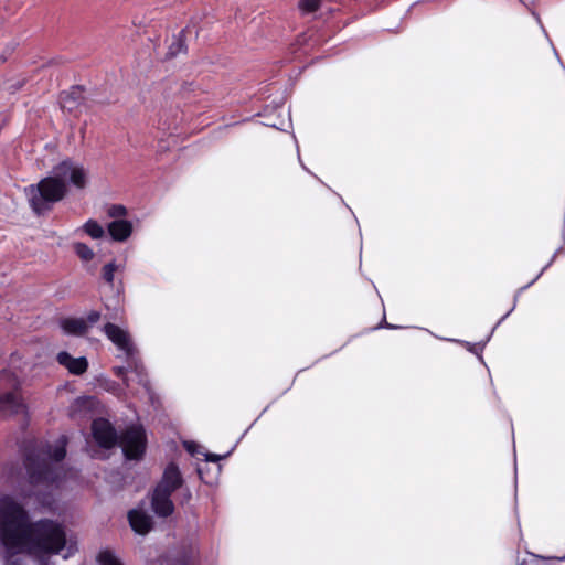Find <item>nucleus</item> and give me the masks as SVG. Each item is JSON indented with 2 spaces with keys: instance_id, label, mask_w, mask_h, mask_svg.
Instances as JSON below:
<instances>
[{
  "instance_id": "nucleus-38",
  "label": "nucleus",
  "mask_w": 565,
  "mask_h": 565,
  "mask_svg": "<svg viewBox=\"0 0 565 565\" xmlns=\"http://www.w3.org/2000/svg\"><path fill=\"white\" fill-rule=\"evenodd\" d=\"M562 252H563V247H559V248H557L554 253H556L557 255H559Z\"/></svg>"
},
{
  "instance_id": "nucleus-23",
  "label": "nucleus",
  "mask_w": 565,
  "mask_h": 565,
  "mask_svg": "<svg viewBox=\"0 0 565 565\" xmlns=\"http://www.w3.org/2000/svg\"><path fill=\"white\" fill-rule=\"evenodd\" d=\"M540 278V275H536L529 284H526L525 286L519 288L515 294H514V299H513V306L510 308V310L501 317V319L495 323L498 327L512 313V311L515 309L516 307V302L519 300V297L521 296V294L523 291H525L527 288H530L537 279Z\"/></svg>"
},
{
  "instance_id": "nucleus-2",
  "label": "nucleus",
  "mask_w": 565,
  "mask_h": 565,
  "mask_svg": "<svg viewBox=\"0 0 565 565\" xmlns=\"http://www.w3.org/2000/svg\"><path fill=\"white\" fill-rule=\"evenodd\" d=\"M86 179L85 168L66 159L53 167L49 177L43 178L36 184L28 185L24 192L32 211L36 215H41L50 211L54 203L64 199L68 184L83 189L86 185Z\"/></svg>"
},
{
  "instance_id": "nucleus-34",
  "label": "nucleus",
  "mask_w": 565,
  "mask_h": 565,
  "mask_svg": "<svg viewBox=\"0 0 565 565\" xmlns=\"http://www.w3.org/2000/svg\"><path fill=\"white\" fill-rule=\"evenodd\" d=\"M192 498V493L189 488L183 489V501L188 502Z\"/></svg>"
},
{
  "instance_id": "nucleus-33",
  "label": "nucleus",
  "mask_w": 565,
  "mask_h": 565,
  "mask_svg": "<svg viewBox=\"0 0 565 565\" xmlns=\"http://www.w3.org/2000/svg\"><path fill=\"white\" fill-rule=\"evenodd\" d=\"M532 14L534 15L535 20L537 21V23H539L540 28L542 29V31H543L544 35L546 36V39L550 41L548 34H547L544 25L542 24V21H541L539 14H536L535 12H532Z\"/></svg>"
},
{
  "instance_id": "nucleus-29",
  "label": "nucleus",
  "mask_w": 565,
  "mask_h": 565,
  "mask_svg": "<svg viewBox=\"0 0 565 565\" xmlns=\"http://www.w3.org/2000/svg\"><path fill=\"white\" fill-rule=\"evenodd\" d=\"M234 448H235V446L225 455H216V454L207 452V454H205V460L210 461V462H218L220 460L227 458L232 454Z\"/></svg>"
},
{
  "instance_id": "nucleus-5",
  "label": "nucleus",
  "mask_w": 565,
  "mask_h": 565,
  "mask_svg": "<svg viewBox=\"0 0 565 565\" xmlns=\"http://www.w3.org/2000/svg\"><path fill=\"white\" fill-rule=\"evenodd\" d=\"M126 459L139 460L143 457L147 445L146 431L142 426H129L118 438V444Z\"/></svg>"
},
{
  "instance_id": "nucleus-1",
  "label": "nucleus",
  "mask_w": 565,
  "mask_h": 565,
  "mask_svg": "<svg viewBox=\"0 0 565 565\" xmlns=\"http://www.w3.org/2000/svg\"><path fill=\"white\" fill-rule=\"evenodd\" d=\"M0 516L10 547L26 546V555L39 558L40 565H47L44 557L60 554L66 546L62 524L49 519L31 522L23 505L8 494L0 497Z\"/></svg>"
},
{
  "instance_id": "nucleus-31",
  "label": "nucleus",
  "mask_w": 565,
  "mask_h": 565,
  "mask_svg": "<svg viewBox=\"0 0 565 565\" xmlns=\"http://www.w3.org/2000/svg\"><path fill=\"white\" fill-rule=\"evenodd\" d=\"M184 448L191 454L195 455L198 452V445L194 441H185Z\"/></svg>"
},
{
  "instance_id": "nucleus-37",
  "label": "nucleus",
  "mask_w": 565,
  "mask_h": 565,
  "mask_svg": "<svg viewBox=\"0 0 565 565\" xmlns=\"http://www.w3.org/2000/svg\"><path fill=\"white\" fill-rule=\"evenodd\" d=\"M300 163H301L302 169H305L306 171H308L310 174L315 175L312 172H310V171L307 169V167H306L301 161H300Z\"/></svg>"
},
{
  "instance_id": "nucleus-20",
  "label": "nucleus",
  "mask_w": 565,
  "mask_h": 565,
  "mask_svg": "<svg viewBox=\"0 0 565 565\" xmlns=\"http://www.w3.org/2000/svg\"><path fill=\"white\" fill-rule=\"evenodd\" d=\"M84 232L89 235L94 239L102 238L105 234V231L100 224H98L95 220H88L83 225Z\"/></svg>"
},
{
  "instance_id": "nucleus-8",
  "label": "nucleus",
  "mask_w": 565,
  "mask_h": 565,
  "mask_svg": "<svg viewBox=\"0 0 565 565\" xmlns=\"http://www.w3.org/2000/svg\"><path fill=\"white\" fill-rule=\"evenodd\" d=\"M183 486L184 478L182 472L179 466L171 461L164 467L161 479L154 488L173 493L179 489H183Z\"/></svg>"
},
{
  "instance_id": "nucleus-36",
  "label": "nucleus",
  "mask_w": 565,
  "mask_h": 565,
  "mask_svg": "<svg viewBox=\"0 0 565 565\" xmlns=\"http://www.w3.org/2000/svg\"><path fill=\"white\" fill-rule=\"evenodd\" d=\"M553 263H554V262H552V258H551V259H548V263H547V264H546V265L541 269V271H540L537 275H540V277H541V276L544 274V271H545L550 266H552V264H553Z\"/></svg>"
},
{
  "instance_id": "nucleus-32",
  "label": "nucleus",
  "mask_w": 565,
  "mask_h": 565,
  "mask_svg": "<svg viewBox=\"0 0 565 565\" xmlns=\"http://www.w3.org/2000/svg\"><path fill=\"white\" fill-rule=\"evenodd\" d=\"M381 328H385V329H399L401 327L399 326H395V324H391L386 321L385 317L382 319V321L380 322V324L375 328V329H381Z\"/></svg>"
},
{
  "instance_id": "nucleus-16",
  "label": "nucleus",
  "mask_w": 565,
  "mask_h": 565,
  "mask_svg": "<svg viewBox=\"0 0 565 565\" xmlns=\"http://www.w3.org/2000/svg\"><path fill=\"white\" fill-rule=\"evenodd\" d=\"M128 369L130 373H134L137 382L142 385L147 391L149 390V379L146 372L145 365L138 358L137 352L131 355H126Z\"/></svg>"
},
{
  "instance_id": "nucleus-21",
  "label": "nucleus",
  "mask_w": 565,
  "mask_h": 565,
  "mask_svg": "<svg viewBox=\"0 0 565 565\" xmlns=\"http://www.w3.org/2000/svg\"><path fill=\"white\" fill-rule=\"evenodd\" d=\"M119 267L120 266L116 263V260H111L103 266L102 277L107 285L114 286L115 273L119 269Z\"/></svg>"
},
{
  "instance_id": "nucleus-26",
  "label": "nucleus",
  "mask_w": 565,
  "mask_h": 565,
  "mask_svg": "<svg viewBox=\"0 0 565 565\" xmlns=\"http://www.w3.org/2000/svg\"><path fill=\"white\" fill-rule=\"evenodd\" d=\"M107 214L109 217L119 218L127 214V209L121 204H113L108 207Z\"/></svg>"
},
{
  "instance_id": "nucleus-19",
  "label": "nucleus",
  "mask_w": 565,
  "mask_h": 565,
  "mask_svg": "<svg viewBox=\"0 0 565 565\" xmlns=\"http://www.w3.org/2000/svg\"><path fill=\"white\" fill-rule=\"evenodd\" d=\"M185 31L182 30L173 38L172 43L169 46L167 55L169 57H174L179 55L180 53L185 52V39H184Z\"/></svg>"
},
{
  "instance_id": "nucleus-14",
  "label": "nucleus",
  "mask_w": 565,
  "mask_h": 565,
  "mask_svg": "<svg viewBox=\"0 0 565 565\" xmlns=\"http://www.w3.org/2000/svg\"><path fill=\"white\" fill-rule=\"evenodd\" d=\"M131 529L140 535L147 534L153 525L152 518L141 509H134L128 513Z\"/></svg>"
},
{
  "instance_id": "nucleus-30",
  "label": "nucleus",
  "mask_w": 565,
  "mask_h": 565,
  "mask_svg": "<svg viewBox=\"0 0 565 565\" xmlns=\"http://www.w3.org/2000/svg\"><path fill=\"white\" fill-rule=\"evenodd\" d=\"M100 317H102V315L99 311L93 310V311L88 312V315L85 319V321L88 324V328L94 326L95 323H97L100 320Z\"/></svg>"
},
{
  "instance_id": "nucleus-4",
  "label": "nucleus",
  "mask_w": 565,
  "mask_h": 565,
  "mask_svg": "<svg viewBox=\"0 0 565 565\" xmlns=\"http://www.w3.org/2000/svg\"><path fill=\"white\" fill-rule=\"evenodd\" d=\"M1 386H8L11 391L0 394V416L7 417L23 412L25 406L17 392L19 387L18 377L12 372L3 370L0 373Z\"/></svg>"
},
{
  "instance_id": "nucleus-35",
  "label": "nucleus",
  "mask_w": 565,
  "mask_h": 565,
  "mask_svg": "<svg viewBox=\"0 0 565 565\" xmlns=\"http://www.w3.org/2000/svg\"><path fill=\"white\" fill-rule=\"evenodd\" d=\"M75 550L76 548L72 544H70L68 547H67V553L65 555H63V557L64 558H68L71 555L74 554Z\"/></svg>"
},
{
  "instance_id": "nucleus-10",
  "label": "nucleus",
  "mask_w": 565,
  "mask_h": 565,
  "mask_svg": "<svg viewBox=\"0 0 565 565\" xmlns=\"http://www.w3.org/2000/svg\"><path fill=\"white\" fill-rule=\"evenodd\" d=\"M199 558V550L189 545L182 547L175 554H169L162 557L161 565H196Z\"/></svg>"
},
{
  "instance_id": "nucleus-41",
  "label": "nucleus",
  "mask_w": 565,
  "mask_h": 565,
  "mask_svg": "<svg viewBox=\"0 0 565 565\" xmlns=\"http://www.w3.org/2000/svg\"><path fill=\"white\" fill-rule=\"evenodd\" d=\"M554 54L558 57V53L555 47H553Z\"/></svg>"
},
{
  "instance_id": "nucleus-28",
  "label": "nucleus",
  "mask_w": 565,
  "mask_h": 565,
  "mask_svg": "<svg viewBox=\"0 0 565 565\" xmlns=\"http://www.w3.org/2000/svg\"><path fill=\"white\" fill-rule=\"evenodd\" d=\"M129 372V369H128V365L127 366H115L114 367V374L121 379L125 384L128 386V377H127V373Z\"/></svg>"
},
{
  "instance_id": "nucleus-39",
  "label": "nucleus",
  "mask_w": 565,
  "mask_h": 565,
  "mask_svg": "<svg viewBox=\"0 0 565 565\" xmlns=\"http://www.w3.org/2000/svg\"><path fill=\"white\" fill-rule=\"evenodd\" d=\"M557 256H558V255H557L556 253H554V254L552 255V257H551V258H552V262H555V259H556V257H557Z\"/></svg>"
},
{
  "instance_id": "nucleus-12",
  "label": "nucleus",
  "mask_w": 565,
  "mask_h": 565,
  "mask_svg": "<svg viewBox=\"0 0 565 565\" xmlns=\"http://www.w3.org/2000/svg\"><path fill=\"white\" fill-rule=\"evenodd\" d=\"M3 523L0 516V544L3 546V558L6 565H25L24 558L21 554H26V546L10 547L9 543L4 539Z\"/></svg>"
},
{
  "instance_id": "nucleus-17",
  "label": "nucleus",
  "mask_w": 565,
  "mask_h": 565,
  "mask_svg": "<svg viewBox=\"0 0 565 565\" xmlns=\"http://www.w3.org/2000/svg\"><path fill=\"white\" fill-rule=\"evenodd\" d=\"M60 326L64 333L70 335H84L88 331V324L84 318H65Z\"/></svg>"
},
{
  "instance_id": "nucleus-24",
  "label": "nucleus",
  "mask_w": 565,
  "mask_h": 565,
  "mask_svg": "<svg viewBox=\"0 0 565 565\" xmlns=\"http://www.w3.org/2000/svg\"><path fill=\"white\" fill-rule=\"evenodd\" d=\"M75 254L84 262H89L94 258L93 249L85 243H75L74 244Z\"/></svg>"
},
{
  "instance_id": "nucleus-40",
  "label": "nucleus",
  "mask_w": 565,
  "mask_h": 565,
  "mask_svg": "<svg viewBox=\"0 0 565 565\" xmlns=\"http://www.w3.org/2000/svg\"><path fill=\"white\" fill-rule=\"evenodd\" d=\"M198 473H199L200 479H203V477H202V471H201V469H200V468H198Z\"/></svg>"
},
{
  "instance_id": "nucleus-11",
  "label": "nucleus",
  "mask_w": 565,
  "mask_h": 565,
  "mask_svg": "<svg viewBox=\"0 0 565 565\" xmlns=\"http://www.w3.org/2000/svg\"><path fill=\"white\" fill-rule=\"evenodd\" d=\"M84 90L81 86H73L70 90L63 92L60 96V104L64 111L76 113L84 104Z\"/></svg>"
},
{
  "instance_id": "nucleus-6",
  "label": "nucleus",
  "mask_w": 565,
  "mask_h": 565,
  "mask_svg": "<svg viewBox=\"0 0 565 565\" xmlns=\"http://www.w3.org/2000/svg\"><path fill=\"white\" fill-rule=\"evenodd\" d=\"M92 435L100 448L111 449L118 444L119 435L106 418L99 417L93 420Z\"/></svg>"
},
{
  "instance_id": "nucleus-3",
  "label": "nucleus",
  "mask_w": 565,
  "mask_h": 565,
  "mask_svg": "<svg viewBox=\"0 0 565 565\" xmlns=\"http://www.w3.org/2000/svg\"><path fill=\"white\" fill-rule=\"evenodd\" d=\"M67 437L60 436L54 444L40 443L25 456L24 466L31 484L57 486L65 477L62 461L66 456Z\"/></svg>"
},
{
  "instance_id": "nucleus-22",
  "label": "nucleus",
  "mask_w": 565,
  "mask_h": 565,
  "mask_svg": "<svg viewBox=\"0 0 565 565\" xmlns=\"http://www.w3.org/2000/svg\"><path fill=\"white\" fill-rule=\"evenodd\" d=\"M97 562L99 565H122L116 554L109 550L99 552Z\"/></svg>"
},
{
  "instance_id": "nucleus-18",
  "label": "nucleus",
  "mask_w": 565,
  "mask_h": 565,
  "mask_svg": "<svg viewBox=\"0 0 565 565\" xmlns=\"http://www.w3.org/2000/svg\"><path fill=\"white\" fill-rule=\"evenodd\" d=\"M498 328V326L495 324L492 330L490 331V333L487 335L486 340L484 341H481V342H477V343H471V342H468V341H463V340H457V339H446L447 341H451V342H457V343H460L462 345L466 347V349L477 355L478 360L480 362L483 363V356H482V352L484 350V347L486 344L490 341L493 332L495 331V329Z\"/></svg>"
},
{
  "instance_id": "nucleus-27",
  "label": "nucleus",
  "mask_w": 565,
  "mask_h": 565,
  "mask_svg": "<svg viewBox=\"0 0 565 565\" xmlns=\"http://www.w3.org/2000/svg\"><path fill=\"white\" fill-rule=\"evenodd\" d=\"M17 46L18 44L15 42L8 43L0 54V62L6 63L14 53Z\"/></svg>"
},
{
  "instance_id": "nucleus-13",
  "label": "nucleus",
  "mask_w": 565,
  "mask_h": 565,
  "mask_svg": "<svg viewBox=\"0 0 565 565\" xmlns=\"http://www.w3.org/2000/svg\"><path fill=\"white\" fill-rule=\"evenodd\" d=\"M56 361L73 375H82L88 367V361L85 356L73 358L66 351L58 352Z\"/></svg>"
},
{
  "instance_id": "nucleus-9",
  "label": "nucleus",
  "mask_w": 565,
  "mask_h": 565,
  "mask_svg": "<svg viewBox=\"0 0 565 565\" xmlns=\"http://www.w3.org/2000/svg\"><path fill=\"white\" fill-rule=\"evenodd\" d=\"M172 493L154 488L151 495V509L160 518H167L174 511Z\"/></svg>"
},
{
  "instance_id": "nucleus-25",
  "label": "nucleus",
  "mask_w": 565,
  "mask_h": 565,
  "mask_svg": "<svg viewBox=\"0 0 565 565\" xmlns=\"http://www.w3.org/2000/svg\"><path fill=\"white\" fill-rule=\"evenodd\" d=\"M321 0H300L298 8L303 14L312 13L320 7Z\"/></svg>"
},
{
  "instance_id": "nucleus-15",
  "label": "nucleus",
  "mask_w": 565,
  "mask_h": 565,
  "mask_svg": "<svg viewBox=\"0 0 565 565\" xmlns=\"http://www.w3.org/2000/svg\"><path fill=\"white\" fill-rule=\"evenodd\" d=\"M107 231L111 239L125 242L132 233V223L127 220H114L107 225Z\"/></svg>"
},
{
  "instance_id": "nucleus-7",
  "label": "nucleus",
  "mask_w": 565,
  "mask_h": 565,
  "mask_svg": "<svg viewBox=\"0 0 565 565\" xmlns=\"http://www.w3.org/2000/svg\"><path fill=\"white\" fill-rule=\"evenodd\" d=\"M105 335L110 340L116 348L124 352L125 355H131L137 352V349L131 340L129 332L119 326L107 322L103 327Z\"/></svg>"
}]
</instances>
